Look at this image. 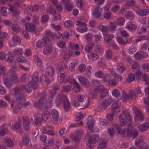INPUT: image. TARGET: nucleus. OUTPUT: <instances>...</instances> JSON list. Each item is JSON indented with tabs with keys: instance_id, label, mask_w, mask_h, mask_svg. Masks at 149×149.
Instances as JSON below:
<instances>
[{
	"instance_id": "f257e3e1",
	"label": "nucleus",
	"mask_w": 149,
	"mask_h": 149,
	"mask_svg": "<svg viewBox=\"0 0 149 149\" xmlns=\"http://www.w3.org/2000/svg\"><path fill=\"white\" fill-rule=\"evenodd\" d=\"M47 94L46 93L43 92L40 98L35 104V106L37 108L43 110L46 109L48 107V105L45 104Z\"/></svg>"
},
{
	"instance_id": "f03ea898",
	"label": "nucleus",
	"mask_w": 149,
	"mask_h": 149,
	"mask_svg": "<svg viewBox=\"0 0 149 149\" xmlns=\"http://www.w3.org/2000/svg\"><path fill=\"white\" fill-rule=\"evenodd\" d=\"M123 97L124 101H126L129 99L134 100L136 98L137 95L134 91L130 90L127 94L125 93L123 91Z\"/></svg>"
},
{
	"instance_id": "7ed1b4c3",
	"label": "nucleus",
	"mask_w": 149,
	"mask_h": 149,
	"mask_svg": "<svg viewBox=\"0 0 149 149\" xmlns=\"http://www.w3.org/2000/svg\"><path fill=\"white\" fill-rule=\"evenodd\" d=\"M112 99L111 97H109L101 102H100L98 105V108L102 109H106L112 102Z\"/></svg>"
},
{
	"instance_id": "20e7f679",
	"label": "nucleus",
	"mask_w": 149,
	"mask_h": 149,
	"mask_svg": "<svg viewBox=\"0 0 149 149\" xmlns=\"http://www.w3.org/2000/svg\"><path fill=\"white\" fill-rule=\"evenodd\" d=\"M94 91L96 93H100V97L101 98H103L107 94L104 87L102 86L96 87L95 88Z\"/></svg>"
},
{
	"instance_id": "39448f33",
	"label": "nucleus",
	"mask_w": 149,
	"mask_h": 149,
	"mask_svg": "<svg viewBox=\"0 0 149 149\" xmlns=\"http://www.w3.org/2000/svg\"><path fill=\"white\" fill-rule=\"evenodd\" d=\"M16 66H14L10 72V86L12 85L13 83V81H15L17 79V75L16 73Z\"/></svg>"
},
{
	"instance_id": "423d86ee",
	"label": "nucleus",
	"mask_w": 149,
	"mask_h": 149,
	"mask_svg": "<svg viewBox=\"0 0 149 149\" xmlns=\"http://www.w3.org/2000/svg\"><path fill=\"white\" fill-rule=\"evenodd\" d=\"M126 136L127 135L128 136L132 137L133 139L135 138L138 134V131L134 129L131 128L127 129L126 131V133H125Z\"/></svg>"
},
{
	"instance_id": "0eeeda50",
	"label": "nucleus",
	"mask_w": 149,
	"mask_h": 149,
	"mask_svg": "<svg viewBox=\"0 0 149 149\" xmlns=\"http://www.w3.org/2000/svg\"><path fill=\"white\" fill-rule=\"evenodd\" d=\"M103 10L102 8L100 6L96 7L92 13L93 16L96 18H98L101 16Z\"/></svg>"
},
{
	"instance_id": "6e6552de",
	"label": "nucleus",
	"mask_w": 149,
	"mask_h": 149,
	"mask_svg": "<svg viewBox=\"0 0 149 149\" xmlns=\"http://www.w3.org/2000/svg\"><path fill=\"white\" fill-rule=\"evenodd\" d=\"M78 79L79 81L83 86L87 88L91 86L89 81L84 77L80 76H79Z\"/></svg>"
},
{
	"instance_id": "1a4fd4ad",
	"label": "nucleus",
	"mask_w": 149,
	"mask_h": 149,
	"mask_svg": "<svg viewBox=\"0 0 149 149\" xmlns=\"http://www.w3.org/2000/svg\"><path fill=\"white\" fill-rule=\"evenodd\" d=\"M25 29L30 32H33L36 34L37 33L36 26L32 22L26 23L25 26Z\"/></svg>"
},
{
	"instance_id": "9d476101",
	"label": "nucleus",
	"mask_w": 149,
	"mask_h": 149,
	"mask_svg": "<svg viewBox=\"0 0 149 149\" xmlns=\"http://www.w3.org/2000/svg\"><path fill=\"white\" fill-rule=\"evenodd\" d=\"M133 111L135 114L136 118L138 120L143 121L144 120L143 115L141 113L140 110L136 107L133 108Z\"/></svg>"
},
{
	"instance_id": "9b49d317",
	"label": "nucleus",
	"mask_w": 149,
	"mask_h": 149,
	"mask_svg": "<svg viewBox=\"0 0 149 149\" xmlns=\"http://www.w3.org/2000/svg\"><path fill=\"white\" fill-rule=\"evenodd\" d=\"M148 53L142 51H140L136 53L134 55L135 58L139 60L142 59L148 56Z\"/></svg>"
},
{
	"instance_id": "f8f14e48",
	"label": "nucleus",
	"mask_w": 149,
	"mask_h": 149,
	"mask_svg": "<svg viewBox=\"0 0 149 149\" xmlns=\"http://www.w3.org/2000/svg\"><path fill=\"white\" fill-rule=\"evenodd\" d=\"M52 117L54 119V123L57 124H59L61 122L62 120L58 118V113L57 110L53 109L52 111Z\"/></svg>"
},
{
	"instance_id": "ddd939ff",
	"label": "nucleus",
	"mask_w": 149,
	"mask_h": 149,
	"mask_svg": "<svg viewBox=\"0 0 149 149\" xmlns=\"http://www.w3.org/2000/svg\"><path fill=\"white\" fill-rule=\"evenodd\" d=\"M77 25L83 26H80L79 28H78L77 30L79 32L82 33L86 32L87 30V28L85 26L86 25V23L83 22L81 21H77Z\"/></svg>"
},
{
	"instance_id": "4468645a",
	"label": "nucleus",
	"mask_w": 149,
	"mask_h": 149,
	"mask_svg": "<svg viewBox=\"0 0 149 149\" xmlns=\"http://www.w3.org/2000/svg\"><path fill=\"white\" fill-rule=\"evenodd\" d=\"M78 100L80 102H83V105L84 108L87 107L88 104L89 102L86 99L84 95H79L77 96Z\"/></svg>"
},
{
	"instance_id": "2eb2a0df",
	"label": "nucleus",
	"mask_w": 149,
	"mask_h": 149,
	"mask_svg": "<svg viewBox=\"0 0 149 149\" xmlns=\"http://www.w3.org/2000/svg\"><path fill=\"white\" fill-rule=\"evenodd\" d=\"M113 128L115 129L118 134H121L123 137L126 136L125 133H126V130H121V128L116 124L113 125Z\"/></svg>"
},
{
	"instance_id": "dca6fc26",
	"label": "nucleus",
	"mask_w": 149,
	"mask_h": 149,
	"mask_svg": "<svg viewBox=\"0 0 149 149\" xmlns=\"http://www.w3.org/2000/svg\"><path fill=\"white\" fill-rule=\"evenodd\" d=\"M68 100V99L65 95L61 94L58 95L56 98V102L58 104L62 102L63 103Z\"/></svg>"
},
{
	"instance_id": "f3484780",
	"label": "nucleus",
	"mask_w": 149,
	"mask_h": 149,
	"mask_svg": "<svg viewBox=\"0 0 149 149\" xmlns=\"http://www.w3.org/2000/svg\"><path fill=\"white\" fill-rule=\"evenodd\" d=\"M31 120L33 121L35 120V125H40L41 124V120L40 118V115L38 114H35L33 117L31 118Z\"/></svg>"
},
{
	"instance_id": "a211bd4d",
	"label": "nucleus",
	"mask_w": 149,
	"mask_h": 149,
	"mask_svg": "<svg viewBox=\"0 0 149 149\" xmlns=\"http://www.w3.org/2000/svg\"><path fill=\"white\" fill-rule=\"evenodd\" d=\"M87 119L88 120L87 124H89L88 129L92 132H95L93 130L95 122L93 121L92 117L91 116H89L87 118Z\"/></svg>"
},
{
	"instance_id": "6ab92c4d",
	"label": "nucleus",
	"mask_w": 149,
	"mask_h": 149,
	"mask_svg": "<svg viewBox=\"0 0 149 149\" xmlns=\"http://www.w3.org/2000/svg\"><path fill=\"white\" fill-rule=\"evenodd\" d=\"M136 13L141 16H144L148 14L149 11L146 9L139 8L136 11Z\"/></svg>"
},
{
	"instance_id": "aec40b11",
	"label": "nucleus",
	"mask_w": 149,
	"mask_h": 149,
	"mask_svg": "<svg viewBox=\"0 0 149 149\" xmlns=\"http://www.w3.org/2000/svg\"><path fill=\"white\" fill-rule=\"evenodd\" d=\"M53 51V47L51 45H49L46 46L43 50V54L49 55L51 54Z\"/></svg>"
},
{
	"instance_id": "412c9836",
	"label": "nucleus",
	"mask_w": 149,
	"mask_h": 149,
	"mask_svg": "<svg viewBox=\"0 0 149 149\" xmlns=\"http://www.w3.org/2000/svg\"><path fill=\"white\" fill-rule=\"evenodd\" d=\"M12 39L13 41V42H11L10 43V44L11 46L13 47H15L16 46L17 43L18 44H20L21 43V40L20 38L17 36H13L12 38Z\"/></svg>"
},
{
	"instance_id": "4be33fe9",
	"label": "nucleus",
	"mask_w": 149,
	"mask_h": 149,
	"mask_svg": "<svg viewBox=\"0 0 149 149\" xmlns=\"http://www.w3.org/2000/svg\"><path fill=\"white\" fill-rule=\"evenodd\" d=\"M50 127L47 126L46 127L42 128V131L43 133L46 134H48L51 135L54 134V132L53 131L50 130Z\"/></svg>"
},
{
	"instance_id": "5701e85b",
	"label": "nucleus",
	"mask_w": 149,
	"mask_h": 149,
	"mask_svg": "<svg viewBox=\"0 0 149 149\" xmlns=\"http://www.w3.org/2000/svg\"><path fill=\"white\" fill-rule=\"evenodd\" d=\"M22 140L24 144L29 146H31L30 137L29 135L24 134L22 138Z\"/></svg>"
},
{
	"instance_id": "b1692460",
	"label": "nucleus",
	"mask_w": 149,
	"mask_h": 149,
	"mask_svg": "<svg viewBox=\"0 0 149 149\" xmlns=\"http://www.w3.org/2000/svg\"><path fill=\"white\" fill-rule=\"evenodd\" d=\"M33 59L36 63L38 65L40 66V69L42 71H43L44 69L43 67L42 66V62L41 61L39 58L36 55H35L33 56Z\"/></svg>"
},
{
	"instance_id": "393cba45",
	"label": "nucleus",
	"mask_w": 149,
	"mask_h": 149,
	"mask_svg": "<svg viewBox=\"0 0 149 149\" xmlns=\"http://www.w3.org/2000/svg\"><path fill=\"white\" fill-rule=\"evenodd\" d=\"M68 82L71 84L72 82L74 84V85L75 88V91L76 92H79L80 91L81 89V87L78 83L75 80L72 79L71 81H70L69 79H68Z\"/></svg>"
},
{
	"instance_id": "a878e982",
	"label": "nucleus",
	"mask_w": 149,
	"mask_h": 149,
	"mask_svg": "<svg viewBox=\"0 0 149 149\" xmlns=\"http://www.w3.org/2000/svg\"><path fill=\"white\" fill-rule=\"evenodd\" d=\"M148 128H149V122L140 125L139 127V130L140 132H143L146 131Z\"/></svg>"
},
{
	"instance_id": "bb28decb",
	"label": "nucleus",
	"mask_w": 149,
	"mask_h": 149,
	"mask_svg": "<svg viewBox=\"0 0 149 149\" xmlns=\"http://www.w3.org/2000/svg\"><path fill=\"white\" fill-rule=\"evenodd\" d=\"M63 3L65 2V7L66 10L68 11L71 10L72 9V5L69 0H62Z\"/></svg>"
},
{
	"instance_id": "cd10ccee",
	"label": "nucleus",
	"mask_w": 149,
	"mask_h": 149,
	"mask_svg": "<svg viewBox=\"0 0 149 149\" xmlns=\"http://www.w3.org/2000/svg\"><path fill=\"white\" fill-rule=\"evenodd\" d=\"M120 106V102L119 100H118L114 102L111 106V109L112 113H114L115 111Z\"/></svg>"
},
{
	"instance_id": "c85d7f7f",
	"label": "nucleus",
	"mask_w": 149,
	"mask_h": 149,
	"mask_svg": "<svg viewBox=\"0 0 149 149\" xmlns=\"http://www.w3.org/2000/svg\"><path fill=\"white\" fill-rule=\"evenodd\" d=\"M21 122V119L20 118L18 119V122H16L13 124L12 125L13 130H18L20 127Z\"/></svg>"
},
{
	"instance_id": "c756f323",
	"label": "nucleus",
	"mask_w": 149,
	"mask_h": 149,
	"mask_svg": "<svg viewBox=\"0 0 149 149\" xmlns=\"http://www.w3.org/2000/svg\"><path fill=\"white\" fill-rule=\"evenodd\" d=\"M143 140V137L142 136H139L136 139L135 144L138 148L142 147L141 145Z\"/></svg>"
},
{
	"instance_id": "7c9ffc66",
	"label": "nucleus",
	"mask_w": 149,
	"mask_h": 149,
	"mask_svg": "<svg viewBox=\"0 0 149 149\" xmlns=\"http://www.w3.org/2000/svg\"><path fill=\"white\" fill-rule=\"evenodd\" d=\"M40 80L41 82L44 83L45 82L47 84H49L51 82L50 80L46 75L44 74L40 76Z\"/></svg>"
},
{
	"instance_id": "2f4dec72",
	"label": "nucleus",
	"mask_w": 149,
	"mask_h": 149,
	"mask_svg": "<svg viewBox=\"0 0 149 149\" xmlns=\"http://www.w3.org/2000/svg\"><path fill=\"white\" fill-rule=\"evenodd\" d=\"M54 70L52 66H49L45 69V72L48 75L52 77L54 75Z\"/></svg>"
},
{
	"instance_id": "473e14b6",
	"label": "nucleus",
	"mask_w": 149,
	"mask_h": 149,
	"mask_svg": "<svg viewBox=\"0 0 149 149\" xmlns=\"http://www.w3.org/2000/svg\"><path fill=\"white\" fill-rule=\"evenodd\" d=\"M107 146V142L105 139H103L101 141L97 147V149H104Z\"/></svg>"
},
{
	"instance_id": "72a5a7b5",
	"label": "nucleus",
	"mask_w": 149,
	"mask_h": 149,
	"mask_svg": "<svg viewBox=\"0 0 149 149\" xmlns=\"http://www.w3.org/2000/svg\"><path fill=\"white\" fill-rule=\"evenodd\" d=\"M103 35L104 41L107 43H108L113 37V35L112 34H106L104 33Z\"/></svg>"
},
{
	"instance_id": "f704fd0d",
	"label": "nucleus",
	"mask_w": 149,
	"mask_h": 149,
	"mask_svg": "<svg viewBox=\"0 0 149 149\" xmlns=\"http://www.w3.org/2000/svg\"><path fill=\"white\" fill-rule=\"evenodd\" d=\"M14 54L11 56L12 57H14L16 55H21L23 53V49L22 48H19L14 50L13 51Z\"/></svg>"
},
{
	"instance_id": "c9c22d12",
	"label": "nucleus",
	"mask_w": 149,
	"mask_h": 149,
	"mask_svg": "<svg viewBox=\"0 0 149 149\" xmlns=\"http://www.w3.org/2000/svg\"><path fill=\"white\" fill-rule=\"evenodd\" d=\"M23 125L24 129L25 130H28L29 127L30 121L29 120L23 119Z\"/></svg>"
},
{
	"instance_id": "e433bc0d",
	"label": "nucleus",
	"mask_w": 149,
	"mask_h": 149,
	"mask_svg": "<svg viewBox=\"0 0 149 149\" xmlns=\"http://www.w3.org/2000/svg\"><path fill=\"white\" fill-rule=\"evenodd\" d=\"M120 124L121 126H123L126 123V121L125 120V116L123 114L119 116Z\"/></svg>"
},
{
	"instance_id": "4c0bfd02",
	"label": "nucleus",
	"mask_w": 149,
	"mask_h": 149,
	"mask_svg": "<svg viewBox=\"0 0 149 149\" xmlns=\"http://www.w3.org/2000/svg\"><path fill=\"white\" fill-rule=\"evenodd\" d=\"M51 116L50 113L48 111H44L42 115V118L45 121L49 118Z\"/></svg>"
},
{
	"instance_id": "58836bf2",
	"label": "nucleus",
	"mask_w": 149,
	"mask_h": 149,
	"mask_svg": "<svg viewBox=\"0 0 149 149\" xmlns=\"http://www.w3.org/2000/svg\"><path fill=\"white\" fill-rule=\"evenodd\" d=\"M125 15L127 18L129 19H133L134 18V15L130 11H125Z\"/></svg>"
},
{
	"instance_id": "ea45409f",
	"label": "nucleus",
	"mask_w": 149,
	"mask_h": 149,
	"mask_svg": "<svg viewBox=\"0 0 149 149\" xmlns=\"http://www.w3.org/2000/svg\"><path fill=\"white\" fill-rule=\"evenodd\" d=\"M46 40L44 39L39 40L36 43V46L38 47H43L46 44Z\"/></svg>"
},
{
	"instance_id": "a19ab883",
	"label": "nucleus",
	"mask_w": 149,
	"mask_h": 149,
	"mask_svg": "<svg viewBox=\"0 0 149 149\" xmlns=\"http://www.w3.org/2000/svg\"><path fill=\"white\" fill-rule=\"evenodd\" d=\"M30 79L29 75L27 73L23 74L21 77V81L23 82H26Z\"/></svg>"
},
{
	"instance_id": "79ce46f5",
	"label": "nucleus",
	"mask_w": 149,
	"mask_h": 149,
	"mask_svg": "<svg viewBox=\"0 0 149 149\" xmlns=\"http://www.w3.org/2000/svg\"><path fill=\"white\" fill-rule=\"evenodd\" d=\"M38 82H36L35 81L31 80V81L29 83L30 86L32 87V89L35 90L38 87V86L37 84Z\"/></svg>"
},
{
	"instance_id": "37998d69",
	"label": "nucleus",
	"mask_w": 149,
	"mask_h": 149,
	"mask_svg": "<svg viewBox=\"0 0 149 149\" xmlns=\"http://www.w3.org/2000/svg\"><path fill=\"white\" fill-rule=\"evenodd\" d=\"M63 108L65 111H68L70 108L71 106L68 100L63 102Z\"/></svg>"
},
{
	"instance_id": "c03bdc74",
	"label": "nucleus",
	"mask_w": 149,
	"mask_h": 149,
	"mask_svg": "<svg viewBox=\"0 0 149 149\" xmlns=\"http://www.w3.org/2000/svg\"><path fill=\"white\" fill-rule=\"evenodd\" d=\"M118 25V23L116 22H114L111 23L110 26L108 27V29L109 31L113 32L115 30L116 26Z\"/></svg>"
},
{
	"instance_id": "a18cd8bd",
	"label": "nucleus",
	"mask_w": 149,
	"mask_h": 149,
	"mask_svg": "<svg viewBox=\"0 0 149 149\" xmlns=\"http://www.w3.org/2000/svg\"><path fill=\"white\" fill-rule=\"evenodd\" d=\"M9 58V54H4L3 52H0V59H1L3 60L4 59L6 61L8 62Z\"/></svg>"
},
{
	"instance_id": "49530a36",
	"label": "nucleus",
	"mask_w": 149,
	"mask_h": 149,
	"mask_svg": "<svg viewBox=\"0 0 149 149\" xmlns=\"http://www.w3.org/2000/svg\"><path fill=\"white\" fill-rule=\"evenodd\" d=\"M94 46V43L93 42H91L86 45L85 47V49L87 52H90Z\"/></svg>"
},
{
	"instance_id": "de8ad7c7",
	"label": "nucleus",
	"mask_w": 149,
	"mask_h": 149,
	"mask_svg": "<svg viewBox=\"0 0 149 149\" xmlns=\"http://www.w3.org/2000/svg\"><path fill=\"white\" fill-rule=\"evenodd\" d=\"M98 135L95 134L91 136L88 140L89 142L93 143L95 142L97 140V138L98 139Z\"/></svg>"
},
{
	"instance_id": "09e8293b",
	"label": "nucleus",
	"mask_w": 149,
	"mask_h": 149,
	"mask_svg": "<svg viewBox=\"0 0 149 149\" xmlns=\"http://www.w3.org/2000/svg\"><path fill=\"white\" fill-rule=\"evenodd\" d=\"M10 10L11 11V12L15 15H17L19 14V10L15 8V7H13L12 6H10Z\"/></svg>"
},
{
	"instance_id": "8fccbe9b",
	"label": "nucleus",
	"mask_w": 149,
	"mask_h": 149,
	"mask_svg": "<svg viewBox=\"0 0 149 149\" xmlns=\"http://www.w3.org/2000/svg\"><path fill=\"white\" fill-rule=\"evenodd\" d=\"M22 88V89L29 93H30L32 90V87L30 86L29 84H27L25 85H23Z\"/></svg>"
},
{
	"instance_id": "3c124183",
	"label": "nucleus",
	"mask_w": 149,
	"mask_h": 149,
	"mask_svg": "<svg viewBox=\"0 0 149 149\" xmlns=\"http://www.w3.org/2000/svg\"><path fill=\"white\" fill-rule=\"evenodd\" d=\"M65 26L67 28H72L74 26V24L70 20H68L65 21L64 23Z\"/></svg>"
},
{
	"instance_id": "603ef678",
	"label": "nucleus",
	"mask_w": 149,
	"mask_h": 149,
	"mask_svg": "<svg viewBox=\"0 0 149 149\" xmlns=\"http://www.w3.org/2000/svg\"><path fill=\"white\" fill-rule=\"evenodd\" d=\"M8 132V131L6 128L3 126H1L0 127V135L1 136H3Z\"/></svg>"
},
{
	"instance_id": "864d4df0",
	"label": "nucleus",
	"mask_w": 149,
	"mask_h": 149,
	"mask_svg": "<svg viewBox=\"0 0 149 149\" xmlns=\"http://www.w3.org/2000/svg\"><path fill=\"white\" fill-rule=\"evenodd\" d=\"M88 57L90 59H92L93 60H95L99 58V56L97 54L94 53H91L88 55Z\"/></svg>"
},
{
	"instance_id": "5fc2aeb1",
	"label": "nucleus",
	"mask_w": 149,
	"mask_h": 149,
	"mask_svg": "<svg viewBox=\"0 0 149 149\" xmlns=\"http://www.w3.org/2000/svg\"><path fill=\"white\" fill-rule=\"evenodd\" d=\"M13 32L15 33V34L17 33L20 30V28L17 24H14L11 26Z\"/></svg>"
},
{
	"instance_id": "6e6d98bb",
	"label": "nucleus",
	"mask_w": 149,
	"mask_h": 149,
	"mask_svg": "<svg viewBox=\"0 0 149 149\" xmlns=\"http://www.w3.org/2000/svg\"><path fill=\"white\" fill-rule=\"evenodd\" d=\"M112 94L113 96L117 97L119 99H120L121 98V95L119 91L116 89H115L113 91Z\"/></svg>"
},
{
	"instance_id": "4d7b16f0",
	"label": "nucleus",
	"mask_w": 149,
	"mask_h": 149,
	"mask_svg": "<svg viewBox=\"0 0 149 149\" xmlns=\"http://www.w3.org/2000/svg\"><path fill=\"white\" fill-rule=\"evenodd\" d=\"M18 102H22L25 101L24 95L22 93H20L17 98Z\"/></svg>"
},
{
	"instance_id": "13d9d810",
	"label": "nucleus",
	"mask_w": 149,
	"mask_h": 149,
	"mask_svg": "<svg viewBox=\"0 0 149 149\" xmlns=\"http://www.w3.org/2000/svg\"><path fill=\"white\" fill-rule=\"evenodd\" d=\"M71 88V87L70 85L63 86L61 91L62 92H68L70 91Z\"/></svg>"
},
{
	"instance_id": "bf43d9fd",
	"label": "nucleus",
	"mask_w": 149,
	"mask_h": 149,
	"mask_svg": "<svg viewBox=\"0 0 149 149\" xmlns=\"http://www.w3.org/2000/svg\"><path fill=\"white\" fill-rule=\"evenodd\" d=\"M142 80L146 82V84L149 85V77L146 74H144L142 76Z\"/></svg>"
},
{
	"instance_id": "052dcab7",
	"label": "nucleus",
	"mask_w": 149,
	"mask_h": 149,
	"mask_svg": "<svg viewBox=\"0 0 149 149\" xmlns=\"http://www.w3.org/2000/svg\"><path fill=\"white\" fill-rule=\"evenodd\" d=\"M126 28H127L129 31H134L136 29V26L132 24H130L127 26Z\"/></svg>"
},
{
	"instance_id": "680f3d73",
	"label": "nucleus",
	"mask_w": 149,
	"mask_h": 149,
	"mask_svg": "<svg viewBox=\"0 0 149 149\" xmlns=\"http://www.w3.org/2000/svg\"><path fill=\"white\" fill-rule=\"evenodd\" d=\"M135 79V76L132 73H131L128 75L127 78V81L131 83Z\"/></svg>"
},
{
	"instance_id": "e2e57ef3",
	"label": "nucleus",
	"mask_w": 149,
	"mask_h": 149,
	"mask_svg": "<svg viewBox=\"0 0 149 149\" xmlns=\"http://www.w3.org/2000/svg\"><path fill=\"white\" fill-rule=\"evenodd\" d=\"M46 36L47 38H53L54 37L53 33L49 30H47L45 32Z\"/></svg>"
},
{
	"instance_id": "0e129e2a",
	"label": "nucleus",
	"mask_w": 149,
	"mask_h": 149,
	"mask_svg": "<svg viewBox=\"0 0 149 149\" xmlns=\"http://www.w3.org/2000/svg\"><path fill=\"white\" fill-rule=\"evenodd\" d=\"M85 113H79L78 115H77L76 118H75V120L77 121H78L83 118L85 115Z\"/></svg>"
},
{
	"instance_id": "69168bd1",
	"label": "nucleus",
	"mask_w": 149,
	"mask_h": 149,
	"mask_svg": "<svg viewBox=\"0 0 149 149\" xmlns=\"http://www.w3.org/2000/svg\"><path fill=\"white\" fill-rule=\"evenodd\" d=\"M136 5V1L134 0H131L128 1L125 4V6H134Z\"/></svg>"
},
{
	"instance_id": "338daca9",
	"label": "nucleus",
	"mask_w": 149,
	"mask_h": 149,
	"mask_svg": "<svg viewBox=\"0 0 149 149\" xmlns=\"http://www.w3.org/2000/svg\"><path fill=\"white\" fill-rule=\"evenodd\" d=\"M141 68L144 71H149V64L148 63L143 64L141 65Z\"/></svg>"
},
{
	"instance_id": "774afa93",
	"label": "nucleus",
	"mask_w": 149,
	"mask_h": 149,
	"mask_svg": "<svg viewBox=\"0 0 149 149\" xmlns=\"http://www.w3.org/2000/svg\"><path fill=\"white\" fill-rule=\"evenodd\" d=\"M117 40L119 44L121 45H124L125 44V40H123L120 37H118L117 38Z\"/></svg>"
}]
</instances>
